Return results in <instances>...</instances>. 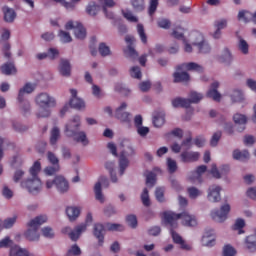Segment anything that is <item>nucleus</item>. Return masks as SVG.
Instances as JSON below:
<instances>
[{
  "mask_svg": "<svg viewBox=\"0 0 256 256\" xmlns=\"http://www.w3.org/2000/svg\"><path fill=\"white\" fill-rule=\"evenodd\" d=\"M106 169H108L111 177L112 183H117V175L114 173L113 167H115V164L113 162H107L105 164Z\"/></svg>",
  "mask_w": 256,
  "mask_h": 256,
  "instance_id": "obj_47",
  "label": "nucleus"
},
{
  "mask_svg": "<svg viewBox=\"0 0 256 256\" xmlns=\"http://www.w3.org/2000/svg\"><path fill=\"white\" fill-rule=\"evenodd\" d=\"M249 151L247 150H234L233 151V159H236V161H249Z\"/></svg>",
  "mask_w": 256,
  "mask_h": 256,
  "instance_id": "obj_33",
  "label": "nucleus"
},
{
  "mask_svg": "<svg viewBox=\"0 0 256 256\" xmlns=\"http://www.w3.org/2000/svg\"><path fill=\"white\" fill-rule=\"evenodd\" d=\"M223 133L221 131H217L213 134L211 140H210V145L211 147H217L219 141L221 140Z\"/></svg>",
  "mask_w": 256,
  "mask_h": 256,
  "instance_id": "obj_52",
  "label": "nucleus"
},
{
  "mask_svg": "<svg viewBox=\"0 0 256 256\" xmlns=\"http://www.w3.org/2000/svg\"><path fill=\"white\" fill-rule=\"evenodd\" d=\"M199 157L201 154L193 151H183L180 155L182 163H195V161H199Z\"/></svg>",
  "mask_w": 256,
  "mask_h": 256,
  "instance_id": "obj_19",
  "label": "nucleus"
},
{
  "mask_svg": "<svg viewBox=\"0 0 256 256\" xmlns=\"http://www.w3.org/2000/svg\"><path fill=\"white\" fill-rule=\"evenodd\" d=\"M133 9L136 12H141L145 9V0H131Z\"/></svg>",
  "mask_w": 256,
  "mask_h": 256,
  "instance_id": "obj_44",
  "label": "nucleus"
},
{
  "mask_svg": "<svg viewBox=\"0 0 256 256\" xmlns=\"http://www.w3.org/2000/svg\"><path fill=\"white\" fill-rule=\"evenodd\" d=\"M130 75L131 77H133L134 79H141L142 74H141V68L139 66H133L130 69Z\"/></svg>",
  "mask_w": 256,
  "mask_h": 256,
  "instance_id": "obj_56",
  "label": "nucleus"
},
{
  "mask_svg": "<svg viewBox=\"0 0 256 256\" xmlns=\"http://www.w3.org/2000/svg\"><path fill=\"white\" fill-rule=\"evenodd\" d=\"M217 89H219V82L212 83L211 88L206 94V97H208L209 99H213V101H221V94L219 93V91H217Z\"/></svg>",
  "mask_w": 256,
  "mask_h": 256,
  "instance_id": "obj_22",
  "label": "nucleus"
},
{
  "mask_svg": "<svg viewBox=\"0 0 256 256\" xmlns=\"http://www.w3.org/2000/svg\"><path fill=\"white\" fill-rule=\"evenodd\" d=\"M231 99L233 103H241L244 99L243 92L241 90H234L231 95Z\"/></svg>",
  "mask_w": 256,
  "mask_h": 256,
  "instance_id": "obj_50",
  "label": "nucleus"
},
{
  "mask_svg": "<svg viewBox=\"0 0 256 256\" xmlns=\"http://www.w3.org/2000/svg\"><path fill=\"white\" fill-rule=\"evenodd\" d=\"M70 93L72 95V98L70 99V107H72V109H78V110L85 109V101L77 97V90L70 89Z\"/></svg>",
  "mask_w": 256,
  "mask_h": 256,
  "instance_id": "obj_17",
  "label": "nucleus"
},
{
  "mask_svg": "<svg viewBox=\"0 0 256 256\" xmlns=\"http://www.w3.org/2000/svg\"><path fill=\"white\" fill-rule=\"evenodd\" d=\"M2 11L4 13V21H6V23H13V21H15V17H17V13H15V10L4 6L2 8Z\"/></svg>",
  "mask_w": 256,
  "mask_h": 256,
  "instance_id": "obj_30",
  "label": "nucleus"
},
{
  "mask_svg": "<svg viewBox=\"0 0 256 256\" xmlns=\"http://www.w3.org/2000/svg\"><path fill=\"white\" fill-rule=\"evenodd\" d=\"M216 31L214 32V39H219L221 37V29L227 27V20L221 19L215 22Z\"/></svg>",
  "mask_w": 256,
  "mask_h": 256,
  "instance_id": "obj_32",
  "label": "nucleus"
},
{
  "mask_svg": "<svg viewBox=\"0 0 256 256\" xmlns=\"http://www.w3.org/2000/svg\"><path fill=\"white\" fill-rule=\"evenodd\" d=\"M207 171L206 165H201L196 168V171L194 172L195 175H197L196 179L198 183H201V175Z\"/></svg>",
  "mask_w": 256,
  "mask_h": 256,
  "instance_id": "obj_57",
  "label": "nucleus"
},
{
  "mask_svg": "<svg viewBox=\"0 0 256 256\" xmlns=\"http://www.w3.org/2000/svg\"><path fill=\"white\" fill-rule=\"evenodd\" d=\"M101 185H103V187H109V180L107 179V177L101 176L94 186V192L97 201H100V203H104L105 197L103 196Z\"/></svg>",
  "mask_w": 256,
  "mask_h": 256,
  "instance_id": "obj_13",
  "label": "nucleus"
},
{
  "mask_svg": "<svg viewBox=\"0 0 256 256\" xmlns=\"http://www.w3.org/2000/svg\"><path fill=\"white\" fill-rule=\"evenodd\" d=\"M66 215L70 221H75L79 215H81V208L79 207H67L66 208Z\"/></svg>",
  "mask_w": 256,
  "mask_h": 256,
  "instance_id": "obj_31",
  "label": "nucleus"
},
{
  "mask_svg": "<svg viewBox=\"0 0 256 256\" xmlns=\"http://www.w3.org/2000/svg\"><path fill=\"white\" fill-rule=\"evenodd\" d=\"M10 256H29V252L19 246H14L10 248Z\"/></svg>",
  "mask_w": 256,
  "mask_h": 256,
  "instance_id": "obj_40",
  "label": "nucleus"
},
{
  "mask_svg": "<svg viewBox=\"0 0 256 256\" xmlns=\"http://www.w3.org/2000/svg\"><path fill=\"white\" fill-rule=\"evenodd\" d=\"M43 223H47L46 215L37 216L28 223L29 228L25 233V237L28 241H39V228Z\"/></svg>",
  "mask_w": 256,
  "mask_h": 256,
  "instance_id": "obj_4",
  "label": "nucleus"
},
{
  "mask_svg": "<svg viewBox=\"0 0 256 256\" xmlns=\"http://www.w3.org/2000/svg\"><path fill=\"white\" fill-rule=\"evenodd\" d=\"M79 127H81V117L76 115L66 124L65 134L67 137H74V141L77 143L89 145L87 134L84 131H79Z\"/></svg>",
  "mask_w": 256,
  "mask_h": 256,
  "instance_id": "obj_2",
  "label": "nucleus"
},
{
  "mask_svg": "<svg viewBox=\"0 0 256 256\" xmlns=\"http://www.w3.org/2000/svg\"><path fill=\"white\" fill-rule=\"evenodd\" d=\"M157 25L160 29H169L171 27V21L166 18H161L158 20Z\"/></svg>",
  "mask_w": 256,
  "mask_h": 256,
  "instance_id": "obj_58",
  "label": "nucleus"
},
{
  "mask_svg": "<svg viewBox=\"0 0 256 256\" xmlns=\"http://www.w3.org/2000/svg\"><path fill=\"white\" fill-rule=\"evenodd\" d=\"M157 182V176L153 172H148L146 175V185L148 187H153Z\"/></svg>",
  "mask_w": 256,
  "mask_h": 256,
  "instance_id": "obj_49",
  "label": "nucleus"
},
{
  "mask_svg": "<svg viewBox=\"0 0 256 256\" xmlns=\"http://www.w3.org/2000/svg\"><path fill=\"white\" fill-rule=\"evenodd\" d=\"M36 57L39 59V61H43V59H47V57L53 60L56 57H59V50L56 48H49L48 53H39L36 55Z\"/></svg>",
  "mask_w": 256,
  "mask_h": 256,
  "instance_id": "obj_29",
  "label": "nucleus"
},
{
  "mask_svg": "<svg viewBox=\"0 0 256 256\" xmlns=\"http://www.w3.org/2000/svg\"><path fill=\"white\" fill-rule=\"evenodd\" d=\"M1 72L3 75H15L17 68H15V64L9 62L1 66Z\"/></svg>",
  "mask_w": 256,
  "mask_h": 256,
  "instance_id": "obj_34",
  "label": "nucleus"
},
{
  "mask_svg": "<svg viewBox=\"0 0 256 256\" xmlns=\"http://www.w3.org/2000/svg\"><path fill=\"white\" fill-rule=\"evenodd\" d=\"M58 37L62 43H71L73 41V38H71V34L63 30L59 31Z\"/></svg>",
  "mask_w": 256,
  "mask_h": 256,
  "instance_id": "obj_43",
  "label": "nucleus"
},
{
  "mask_svg": "<svg viewBox=\"0 0 256 256\" xmlns=\"http://www.w3.org/2000/svg\"><path fill=\"white\" fill-rule=\"evenodd\" d=\"M238 21H244V23H249V21H253V23H256V12L251 13L247 10H242L238 13Z\"/></svg>",
  "mask_w": 256,
  "mask_h": 256,
  "instance_id": "obj_25",
  "label": "nucleus"
},
{
  "mask_svg": "<svg viewBox=\"0 0 256 256\" xmlns=\"http://www.w3.org/2000/svg\"><path fill=\"white\" fill-rule=\"evenodd\" d=\"M54 183L59 193H67L69 191V182L63 176H56Z\"/></svg>",
  "mask_w": 256,
  "mask_h": 256,
  "instance_id": "obj_21",
  "label": "nucleus"
},
{
  "mask_svg": "<svg viewBox=\"0 0 256 256\" xmlns=\"http://www.w3.org/2000/svg\"><path fill=\"white\" fill-rule=\"evenodd\" d=\"M67 256H77V255H81V248H79L77 246V244H74L71 246V248L67 251Z\"/></svg>",
  "mask_w": 256,
  "mask_h": 256,
  "instance_id": "obj_60",
  "label": "nucleus"
},
{
  "mask_svg": "<svg viewBox=\"0 0 256 256\" xmlns=\"http://www.w3.org/2000/svg\"><path fill=\"white\" fill-rule=\"evenodd\" d=\"M163 219H164L165 225L170 227V233L174 243H176L177 245H180L181 249H185L186 251H189V249H191V246L185 243V240H183V237H181V235L175 232L174 229H177L178 227V224H177L178 219H182V223L186 227H195L197 225V218H195L194 215H190L189 212L184 211L180 214H176L174 212H164Z\"/></svg>",
  "mask_w": 256,
  "mask_h": 256,
  "instance_id": "obj_1",
  "label": "nucleus"
},
{
  "mask_svg": "<svg viewBox=\"0 0 256 256\" xmlns=\"http://www.w3.org/2000/svg\"><path fill=\"white\" fill-rule=\"evenodd\" d=\"M94 236L98 239V245L102 247L105 241V226L101 223H96L93 230Z\"/></svg>",
  "mask_w": 256,
  "mask_h": 256,
  "instance_id": "obj_20",
  "label": "nucleus"
},
{
  "mask_svg": "<svg viewBox=\"0 0 256 256\" xmlns=\"http://www.w3.org/2000/svg\"><path fill=\"white\" fill-rule=\"evenodd\" d=\"M152 123L154 127H163L165 125V112L156 111L153 115Z\"/></svg>",
  "mask_w": 256,
  "mask_h": 256,
  "instance_id": "obj_26",
  "label": "nucleus"
},
{
  "mask_svg": "<svg viewBox=\"0 0 256 256\" xmlns=\"http://www.w3.org/2000/svg\"><path fill=\"white\" fill-rule=\"evenodd\" d=\"M176 69L177 71H183V69H187V71H197L198 73H203V66L195 62H189L178 65Z\"/></svg>",
  "mask_w": 256,
  "mask_h": 256,
  "instance_id": "obj_23",
  "label": "nucleus"
},
{
  "mask_svg": "<svg viewBox=\"0 0 256 256\" xmlns=\"http://www.w3.org/2000/svg\"><path fill=\"white\" fill-rule=\"evenodd\" d=\"M87 231V224H80L75 227L74 230L71 231V227H64L62 229V233L64 235H69L71 241H78L81 237V233Z\"/></svg>",
  "mask_w": 256,
  "mask_h": 256,
  "instance_id": "obj_9",
  "label": "nucleus"
},
{
  "mask_svg": "<svg viewBox=\"0 0 256 256\" xmlns=\"http://www.w3.org/2000/svg\"><path fill=\"white\" fill-rule=\"evenodd\" d=\"M126 221L132 229H135L137 227V216L135 215H128L126 217Z\"/></svg>",
  "mask_w": 256,
  "mask_h": 256,
  "instance_id": "obj_62",
  "label": "nucleus"
},
{
  "mask_svg": "<svg viewBox=\"0 0 256 256\" xmlns=\"http://www.w3.org/2000/svg\"><path fill=\"white\" fill-rule=\"evenodd\" d=\"M167 167H168L169 173H175V171H177V162L171 158H168Z\"/></svg>",
  "mask_w": 256,
  "mask_h": 256,
  "instance_id": "obj_59",
  "label": "nucleus"
},
{
  "mask_svg": "<svg viewBox=\"0 0 256 256\" xmlns=\"http://www.w3.org/2000/svg\"><path fill=\"white\" fill-rule=\"evenodd\" d=\"M189 97L190 99L179 97L175 98L172 100V106L175 108L183 107L184 109H189L191 107V103H199V101L203 99V94L192 91L190 92Z\"/></svg>",
  "mask_w": 256,
  "mask_h": 256,
  "instance_id": "obj_5",
  "label": "nucleus"
},
{
  "mask_svg": "<svg viewBox=\"0 0 256 256\" xmlns=\"http://www.w3.org/2000/svg\"><path fill=\"white\" fill-rule=\"evenodd\" d=\"M237 252L235 251V248L231 245L224 246L223 255L224 256H235Z\"/></svg>",
  "mask_w": 256,
  "mask_h": 256,
  "instance_id": "obj_63",
  "label": "nucleus"
},
{
  "mask_svg": "<svg viewBox=\"0 0 256 256\" xmlns=\"http://www.w3.org/2000/svg\"><path fill=\"white\" fill-rule=\"evenodd\" d=\"M107 229L108 231H124L125 227H123L121 224L108 223Z\"/></svg>",
  "mask_w": 256,
  "mask_h": 256,
  "instance_id": "obj_64",
  "label": "nucleus"
},
{
  "mask_svg": "<svg viewBox=\"0 0 256 256\" xmlns=\"http://www.w3.org/2000/svg\"><path fill=\"white\" fill-rule=\"evenodd\" d=\"M33 91H35V86H33V84L31 83H26L24 87L19 90L18 101L21 104V109L24 115H27V113L31 111V104L29 103V101L25 100L23 96L25 95V93H33Z\"/></svg>",
  "mask_w": 256,
  "mask_h": 256,
  "instance_id": "obj_6",
  "label": "nucleus"
},
{
  "mask_svg": "<svg viewBox=\"0 0 256 256\" xmlns=\"http://www.w3.org/2000/svg\"><path fill=\"white\" fill-rule=\"evenodd\" d=\"M141 201L144 207H149V205H151V200L149 199V190H147V188L143 189L141 194Z\"/></svg>",
  "mask_w": 256,
  "mask_h": 256,
  "instance_id": "obj_48",
  "label": "nucleus"
},
{
  "mask_svg": "<svg viewBox=\"0 0 256 256\" xmlns=\"http://www.w3.org/2000/svg\"><path fill=\"white\" fill-rule=\"evenodd\" d=\"M157 7H159V0H150V5L148 8V14L150 15V17H152V15H155Z\"/></svg>",
  "mask_w": 256,
  "mask_h": 256,
  "instance_id": "obj_53",
  "label": "nucleus"
},
{
  "mask_svg": "<svg viewBox=\"0 0 256 256\" xmlns=\"http://www.w3.org/2000/svg\"><path fill=\"white\" fill-rule=\"evenodd\" d=\"M134 153L133 147H128L127 150L121 152L119 158L120 175H124L125 169L129 167V159L127 157L134 155Z\"/></svg>",
  "mask_w": 256,
  "mask_h": 256,
  "instance_id": "obj_12",
  "label": "nucleus"
},
{
  "mask_svg": "<svg viewBox=\"0 0 256 256\" xmlns=\"http://www.w3.org/2000/svg\"><path fill=\"white\" fill-rule=\"evenodd\" d=\"M233 119H234V123L238 125L237 131L239 133H243V131H245V125H247V116L243 114H235L233 116Z\"/></svg>",
  "mask_w": 256,
  "mask_h": 256,
  "instance_id": "obj_24",
  "label": "nucleus"
},
{
  "mask_svg": "<svg viewBox=\"0 0 256 256\" xmlns=\"http://www.w3.org/2000/svg\"><path fill=\"white\" fill-rule=\"evenodd\" d=\"M47 159L52 166H47L44 169V173H46V175H55V173H58V171L61 169V166L59 165V158H57L55 153L48 152Z\"/></svg>",
  "mask_w": 256,
  "mask_h": 256,
  "instance_id": "obj_8",
  "label": "nucleus"
},
{
  "mask_svg": "<svg viewBox=\"0 0 256 256\" xmlns=\"http://www.w3.org/2000/svg\"><path fill=\"white\" fill-rule=\"evenodd\" d=\"M127 109V103L123 102L120 107L116 109L115 117L119 119L122 123H130L131 122V114L128 112H123Z\"/></svg>",
  "mask_w": 256,
  "mask_h": 256,
  "instance_id": "obj_15",
  "label": "nucleus"
},
{
  "mask_svg": "<svg viewBox=\"0 0 256 256\" xmlns=\"http://www.w3.org/2000/svg\"><path fill=\"white\" fill-rule=\"evenodd\" d=\"M99 53L102 57H107V55L111 54V49L105 43H100L99 45Z\"/></svg>",
  "mask_w": 256,
  "mask_h": 256,
  "instance_id": "obj_55",
  "label": "nucleus"
},
{
  "mask_svg": "<svg viewBox=\"0 0 256 256\" xmlns=\"http://www.w3.org/2000/svg\"><path fill=\"white\" fill-rule=\"evenodd\" d=\"M60 137L61 131L57 127H54L50 133V144L57 145V141H59Z\"/></svg>",
  "mask_w": 256,
  "mask_h": 256,
  "instance_id": "obj_39",
  "label": "nucleus"
},
{
  "mask_svg": "<svg viewBox=\"0 0 256 256\" xmlns=\"http://www.w3.org/2000/svg\"><path fill=\"white\" fill-rule=\"evenodd\" d=\"M125 41L128 44L127 49L124 50L126 57L130 59H137L139 57V53L133 48V43L135 42V37L133 36H126Z\"/></svg>",
  "mask_w": 256,
  "mask_h": 256,
  "instance_id": "obj_16",
  "label": "nucleus"
},
{
  "mask_svg": "<svg viewBox=\"0 0 256 256\" xmlns=\"http://www.w3.org/2000/svg\"><path fill=\"white\" fill-rule=\"evenodd\" d=\"M21 187L27 189L29 193H39L41 190V179L32 178L21 182Z\"/></svg>",
  "mask_w": 256,
  "mask_h": 256,
  "instance_id": "obj_11",
  "label": "nucleus"
},
{
  "mask_svg": "<svg viewBox=\"0 0 256 256\" xmlns=\"http://www.w3.org/2000/svg\"><path fill=\"white\" fill-rule=\"evenodd\" d=\"M202 245L204 247H213L215 245V236H213V231H207L202 236Z\"/></svg>",
  "mask_w": 256,
  "mask_h": 256,
  "instance_id": "obj_28",
  "label": "nucleus"
},
{
  "mask_svg": "<svg viewBox=\"0 0 256 256\" xmlns=\"http://www.w3.org/2000/svg\"><path fill=\"white\" fill-rule=\"evenodd\" d=\"M155 197L159 203H163L165 201V188L164 187H158L155 191Z\"/></svg>",
  "mask_w": 256,
  "mask_h": 256,
  "instance_id": "obj_51",
  "label": "nucleus"
},
{
  "mask_svg": "<svg viewBox=\"0 0 256 256\" xmlns=\"http://www.w3.org/2000/svg\"><path fill=\"white\" fill-rule=\"evenodd\" d=\"M185 29H183L182 27H176L173 29L172 32V37H174V39H181L184 43V51L186 53H191L193 51V47L191 46V44L187 43V39H185Z\"/></svg>",
  "mask_w": 256,
  "mask_h": 256,
  "instance_id": "obj_14",
  "label": "nucleus"
},
{
  "mask_svg": "<svg viewBox=\"0 0 256 256\" xmlns=\"http://www.w3.org/2000/svg\"><path fill=\"white\" fill-rule=\"evenodd\" d=\"M188 194L190 199H197V197L201 195V191H199V189H197L196 187H189Z\"/></svg>",
  "mask_w": 256,
  "mask_h": 256,
  "instance_id": "obj_61",
  "label": "nucleus"
},
{
  "mask_svg": "<svg viewBox=\"0 0 256 256\" xmlns=\"http://www.w3.org/2000/svg\"><path fill=\"white\" fill-rule=\"evenodd\" d=\"M59 73L62 77H69L71 75V63L68 60L62 59L59 65Z\"/></svg>",
  "mask_w": 256,
  "mask_h": 256,
  "instance_id": "obj_27",
  "label": "nucleus"
},
{
  "mask_svg": "<svg viewBox=\"0 0 256 256\" xmlns=\"http://www.w3.org/2000/svg\"><path fill=\"white\" fill-rule=\"evenodd\" d=\"M67 31L73 29L76 39H85L87 37V30L83 24L74 21H68L65 25Z\"/></svg>",
  "mask_w": 256,
  "mask_h": 256,
  "instance_id": "obj_7",
  "label": "nucleus"
},
{
  "mask_svg": "<svg viewBox=\"0 0 256 256\" xmlns=\"http://www.w3.org/2000/svg\"><path fill=\"white\" fill-rule=\"evenodd\" d=\"M232 59L231 52L227 48L224 49L222 56L219 57L220 63H231Z\"/></svg>",
  "mask_w": 256,
  "mask_h": 256,
  "instance_id": "obj_46",
  "label": "nucleus"
},
{
  "mask_svg": "<svg viewBox=\"0 0 256 256\" xmlns=\"http://www.w3.org/2000/svg\"><path fill=\"white\" fill-rule=\"evenodd\" d=\"M193 45L198 46L199 53H209L211 51V46H209V43L205 40H202L199 43H193Z\"/></svg>",
  "mask_w": 256,
  "mask_h": 256,
  "instance_id": "obj_41",
  "label": "nucleus"
},
{
  "mask_svg": "<svg viewBox=\"0 0 256 256\" xmlns=\"http://www.w3.org/2000/svg\"><path fill=\"white\" fill-rule=\"evenodd\" d=\"M41 172V162L39 160L35 161L34 164L29 169V173L32 178H39V173Z\"/></svg>",
  "mask_w": 256,
  "mask_h": 256,
  "instance_id": "obj_38",
  "label": "nucleus"
},
{
  "mask_svg": "<svg viewBox=\"0 0 256 256\" xmlns=\"http://www.w3.org/2000/svg\"><path fill=\"white\" fill-rule=\"evenodd\" d=\"M173 77L174 83H185L190 79L189 73L187 72H175Z\"/></svg>",
  "mask_w": 256,
  "mask_h": 256,
  "instance_id": "obj_35",
  "label": "nucleus"
},
{
  "mask_svg": "<svg viewBox=\"0 0 256 256\" xmlns=\"http://www.w3.org/2000/svg\"><path fill=\"white\" fill-rule=\"evenodd\" d=\"M208 200L211 203H219L221 201V186L212 185L208 189Z\"/></svg>",
  "mask_w": 256,
  "mask_h": 256,
  "instance_id": "obj_18",
  "label": "nucleus"
},
{
  "mask_svg": "<svg viewBox=\"0 0 256 256\" xmlns=\"http://www.w3.org/2000/svg\"><path fill=\"white\" fill-rule=\"evenodd\" d=\"M137 33L142 41V43L147 44V34L145 33V27L143 24L137 25Z\"/></svg>",
  "mask_w": 256,
  "mask_h": 256,
  "instance_id": "obj_45",
  "label": "nucleus"
},
{
  "mask_svg": "<svg viewBox=\"0 0 256 256\" xmlns=\"http://www.w3.org/2000/svg\"><path fill=\"white\" fill-rule=\"evenodd\" d=\"M107 7H115V1L105 0L103 6V12L106 15L107 19H115V14H113V12L107 11Z\"/></svg>",
  "mask_w": 256,
  "mask_h": 256,
  "instance_id": "obj_36",
  "label": "nucleus"
},
{
  "mask_svg": "<svg viewBox=\"0 0 256 256\" xmlns=\"http://www.w3.org/2000/svg\"><path fill=\"white\" fill-rule=\"evenodd\" d=\"M238 49L243 53V55H247L249 53V44L241 37H239Z\"/></svg>",
  "mask_w": 256,
  "mask_h": 256,
  "instance_id": "obj_42",
  "label": "nucleus"
},
{
  "mask_svg": "<svg viewBox=\"0 0 256 256\" xmlns=\"http://www.w3.org/2000/svg\"><path fill=\"white\" fill-rule=\"evenodd\" d=\"M243 227H245V220L240 218V219L236 220V222L233 225L232 229L234 231H239V234L241 235V233H243V230H241V229H243Z\"/></svg>",
  "mask_w": 256,
  "mask_h": 256,
  "instance_id": "obj_54",
  "label": "nucleus"
},
{
  "mask_svg": "<svg viewBox=\"0 0 256 256\" xmlns=\"http://www.w3.org/2000/svg\"><path fill=\"white\" fill-rule=\"evenodd\" d=\"M99 5H97V3L95 2H90L88 3L87 7H86V13L87 15H90L91 17H95V15H97V13H99Z\"/></svg>",
  "mask_w": 256,
  "mask_h": 256,
  "instance_id": "obj_37",
  "label": "nucleus"
},
{
  "mask_svg": "<svg viewBox=\"0 0 256 256\" xmlns=\"http://www.w3.org/2000/svg\"><path fill=\"white\" fill-rule=\"evenodd\" d=\"M229 211H231V206L229 204H225L221 206L220 210L212 211L211 217L213 221H216V223H223V221L227 219Z\"/></svg>",
  "mask_w": 256,
  "mask_h": 256,
  "instance_id": "obj_10",
  "label": "nucleus"
},
{
  "mask_svg": "<svg viewBox=\"0 0 256 256\" xmlns=\"http://www.w3.org/2000/svg\"><path fill=\"white\" fill-rule=\"evenodd\" d=\"M36 104L40 106L37 117H49L51 115V107H55V98L47 93H41L36 97Z\"/></svg>",
  "mask_w": 256,
  "mask_h": 256,
  "instance_id": "obj_3",
  "label": "nucleus"
}]
</instances>
